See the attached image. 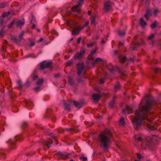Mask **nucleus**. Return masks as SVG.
Listing matches in <instances>:
<instances>
[{
    "label": "nucleus",
    "instance_id": "nucleus-1",
    "mask_svg": "<svg viewBox=\"0 0 161 161\" xmlns=\"http://www.w3.org/2000/svg\"><path fill=\"white\" fill-rule=\"evenodd\" d=\"M153 102L149 100H147L146 103L142 106L139 110H136L135 112V116L132 120L133 126L136 130H138L143 125V121L147 119L148 121L147 112L153 105Z\"/></svg>",
    "mask_w": 161,
    "mask_h": 161
},
{
    "label": "nucleus",
    "instance_id": "nucleus-2",
    "mask_svg": "<svg viewBox=\"0 0 161 161\" xmlns=\"http://www.w3.org/2000/svg\"><path fill=\"white\" fill-rule=\"evenodd\" d=\"M113 137V134L110 130L106 129L101 132L98 136V140L100 142V146L105 152H108L109 145L111 142V138Z\"/></svg>",
    "mask_w": 161,
    "mask_h": 161
},
{
    "label": "nucleus",
    "instance_id": "nucleus-3",
    "mask_svg": "<svg viewBox=\"0 0 161 161\" xmlns=\"http://www.w3.org/2000/svg\"><path fill=\"white\" fill-rule=\"evenodd\" d=\"M53 64V63L52 62H47L46 60L40 63V67L39 69L42 70L46 68L51 69L53 68L52 67Z\"/></svg>",
    "mask_w": 161,
    "mask_h": 161
},
{
    "label": "nucleus",
    "instance_id": "nucleus-4",
    "mask_svg": "<svg viewBox=\"0 0 161 161\" xmlns=\"http://www.w3.org/2000/svg\"><path fill=\"white\" fill-rule=\"evenodd\" d=\"M85 52L86 51L85 48L83 47H81L80 52H77L75 54L74 57V59L76 60L78 59L79 60L81 59Z\"/></svg>",
    "mask_w": 161,
    "mask_h": 161
},
{
    "label": "nucleus",
    "instance_id": "nucleus-5",
    "mask_svg": "<svg viewBox=\"0 0 161 161\" xmlns=\"http://www.w3.org/2000/svg\"><path fill=\"white\" fill-rule=\"evenodd\" d=\"M82 3L79 2L78 4L73 6L71 9V10L72 12H76L79 14H80L81 11V9L79 8L80 6H81Z\"/></svg>",
    "mask_w": 161,
    "mask_h": 161
},
{
    "label": "nucleus",
    "instance_id": "nucleus-6",
    "mask_svg": "<svg viewBox=\"0 0 161 161\" xmlns=\"http://www.w3.org/2000/svg\"><path fill=\"white\" fill-rule=\"evenodd\" d=\"M77 70V74L79 75H80L82 72L84 68V64L83 63H79L76 64Z\"/></svg>",
    "mask_w": 161,
    "mask_h": 161
},
{
    "label": "nucleus",
    "instance_id": "nucleus-7",
    "mask_svg": "<svg viewBox=\"0 0 161 161\" xmlns=\"http://www.w3.org/2000/svg\"><path fill=\"white\" fill-rule=\"evenodd\" d=\"M71 103H73V104L75 105L76 108L79 109L81 108L85 103V100H82L81 101L79 102H78L75 101H71Z\"/></svg>",
    "mask_w": 161,
    "mask_h": 161
},
{
    "label": "nucleus",
    "instance_id": "nucleus-8",
    "mask_svg": "<svg viewBox=\"0 0 161 161\" xmlns=\"http://www.w3.org/2000/svg\"><path fill=\"white\" fill-rule=\"evenodd\" d=\"M118 58L119 59V62L120 64H123L127 60V57L126 56H123L121 54L119 55Z\"/></svg>",
    "mask_w": 161,
    "mask_h": 161
},
{
    "label": "nucleus",
    "instance_id": "nucleus-9",
    "mask_svg": "<svg viewBox=\"0 0 161 161\" xmlns=\"http://www.w3.org/2000/svg\"><path fill=\"white\" fill-rule=\"evenodd\" d=\"M4 20L3 19H0V26L2 27V29L0 31V37H3L4 35L5 26L3 25Z\"/></svg>",
    "mask_w": 161,
    "mask_h": 161
},
{
    "label": "nucleus",
    "instance_id": "nucleus-10",
    "mask_svg": "<svg viewBox=\"0 0 161 161\" xmlns=\"http://www.w3.org/2000/svg\"><path fill=\"white\" fill-rule=\"evenodd\" d=\"M78 27H75L73 29V30L72 31V35L73 36H75L78 34L79 33L80 31L83 28V27L81 28H79Z\"/></svg>",
    "mask_w": 161,
    "mask_h": 161
},
{
    "label": "nucleus",
    "instance_id": "nucleus-11",
    "mask_svg": "<svg viewBox=\"0 0 161 161\" xmlns=\"http://www.w3.org/2000/svg\"><path fill=\"white\" fill-rule=\"evenodd\" d=\"M113 3L108 1L104 4V9L107 11L110 9L111 6Z\"/></svg>",
    "mask_w": 161,
    "mask_h": 161
},
{
    "label": "nucleus",
    "instance_id": "nucleus-12",
    "mask_svg": "<svg viewBox=\"0 0 161 161\" xmlns=\"http://www.w3.org/2000/svg\"><path fill=\"white\" fill-rule=\"evenodd\" d=\"M71 101L72 100H70L68 102H66L65 100L64 101V104L65 106V108L66 110L70 111V106L73 103H71Z\"/></svg>",
    "mask_w": 161,
    "mask_h": 161
},
{
    "label": "nucleus",
    "instance_id": "nucleus-13",
    "mask_svg": "<svg viewBox=\"0 0 161 161\" xmlns=\"http://www.w3.org/2000/svg\"><path fill=\"white\" fill-rule=\"evenodd\" d=\"M39 142L44 145H46L49 148L50 147V145L53 143V141L51 139H49L48 141H44V142Z\"/></svg>",
    "mask_w": 161,
    "mask_h": 161
},
{
    "label": "nucleus",
    "instance_id": "nucleus-14",
    "mask_svg": "<svg viewBox=\"0 0 161 161\" xmlns=\"http://www.w3.org/2000/svg\"><path fill=\"white\" fill-rule=\"evenodd\" d=\"M25 22L24 19H23L22 20H18L15 21V24L18 27H19L21 28L25 24Z\"/></svg>",
    "mask_w": 161,
    "mask_h": 161
},
{
    "label": "nucleus",
    "instance_id": "nucleus-15",
    "mask_svg": "<svg viewBox=\"0 0 161 161\" xmlns=\"http://www.w3.org/2000/svg\"><path fill=\"white\" fill-rule=\"evenodd\" d=\"M133 112V110L128 106H126L125 109H123L122 112L124 114H130L132 113Z\"/></svg>",
    "mask_w": 161,
    "mask_h": 161
},
{
    "label": "nucleus",
    "instance_id": "nucleus-16",
    "mask_svg": "<svg viewBox=\"0 0 161 161\" xmlns=\"http://www.w3.org/2000/svg\"><path fill=\"white\" fill-rule=\"evenodd\" d=\"M152 15V10L148 8L146 9V13L144 15V16L145 17L147 20H148L149 17Z\"/></svg>",
    "mask_w": 161,
    "mask_h": 161
},
{
    "label": "nucleus",
    "instance_id": "nucleus-17",
    "mask_svg": "<svg viewBox=\"0 0 161 161\" xmlns=\"http://www.w3.org/2000/svg\"><path fill=\"white\" fill-rule=\"evenodd\" d=\"M57 155L58 156L61 157L64 159H66L69 156V154H64L60 152H58L55 154Z\"/></svg>",
    "mask_w": 161,
    "mask_h": 161
},
{
    "label": "nucleus",
    "instance_id": "nucleus-18",
    "mask_svg": "<svg viewBox=\"0 0 161 161\" xmlns=\"http://www.w3.org/2000/svg\"><path fill=\"white\" fill-rule=\"evenodd\" d=\"M92 97H93L94 100L95 101H97L101 98V96L100 94L94 93L92 95Z\"/></svg>",
    "mask_w": 161,
    "mask_h": 161
},
{
    "label": "nucleus",
    "instance_id": "nucleus-19",
    "mask_svg": "<svg viewBox=\"0 0 161 161\" xmlns=\"http://www.w3.org/2000/svg\"><path fill=\"white\" fill-rule=\"evenodd\" d=\"M44 134L46 136H49L52 138L55 137L54 134L53 133L50 132L49 130L48 131H45L44 132Z\"/></svg>",
    "mask_w": 161,
    "mask_h": 161
},
{
    "label": "nucleus",
    "instance_id": "nucleus-20",
    "mask_svg": "<svg viewBox=\"0 0 161 161\" xmlns=\"http://www.w3.org/2000/svg\"><path fill=\"white\" fill-rule=\"evenodd\" d=\"M68 81L69 84L72 86L75 84V82L73 80V78L69 76L68 77Z\"/></svg>",
    "mask_w": 161,
    "mask_h": 161
},
{
    "label": "nucleus",
    "instance_id": "nucleus-21",
    "mask_svg": "<svg viewBox=\"0 0 161 161\" xmlns=\"http://www.w3.org/2000/svg\"><path fill=\"white\" fill-rule=\"evenodd\" d=\"M9 141L10 142L9 144V148L11 149H14L16 148L15 146V143L14 142H10V139H9Z\"/></svg>",
    "mask_w": 161,
    "mask_h": 161
},
{
    "label": "nucleus",
    "instance_id": "nucleus-22",
    "mask_svg": "<svg viewBox=\"0 0 161 161\" xmlns=\"http://www.w3.org/2000/svg\"><path fill=\"white\" fill-rule=\"evenodd\" d=\"M65 130L67 131L70 132L75 131V132H77L79 131V130L75 127H73L70 128H66L65 129Z\"/></svg>",
    "mask_w": 161,
    "mask_h": 161
},
{
    "label": "nucleus",
    "instance_id": "nucleus-23",
    "mask_svg": "<svg viewBox=\"0 0 161 161\" xmlns=\"http://www.w3.org/2000/svg\"><path fill=\"white\" fill-rule=\"evenodd\" d=\"M103 61V60L100 58H97L94 61L92 62V64L94 66L96 64Z\"/></svg>",
    "mask_w": 161,
    "mask_h": 161
},
{
    "label": "nucleus",
    "instance_id": "nucleus-24",
    "mask_svg": "<svg viewBox=\"0 0 161 161\" xmlns=\"http://www.w3.org/2000/svg\"><path fill=\"white\" fill-rule=\"evenodd\" d=\"M118 84L115 85L114 86V90L115 92H117L121 88V86L119 83L117 82Z\"/></svg>",
    "mask_w": 161,
    "mask_h": 161
},
{
    "label": "nucleus",
    "instance_id": "nucleus-25",
    "mask_svg": "<svg viewBox=\"0 0 161 161\" xmlns=\"http://www.w3.org/2000/svg\"><path fill=\"white\" fill-rule=\"evenodd\" d=\"M140 41V42H137L136 41L134 42V44L135 45L137 46H139L141 45H143L144 44V42L143 40L141 39Z\"/></svg>",
    "mask_w": 161,
    "mask_h": 161
},
{
    "label": "nucleus",
    "instance_id": "nucleus-26",
    "mask_svg": "<svg viewBox=\"0 0 161 161\" xmlns=\"http://www.w3.org/2000/svg\"><path fill=\"white\" fill-rule=\"evenodd\" d=\"M11 40L15 43H19L21 42L20 39H18L15 36H13L11 37Z\"/></svg>",
    "mask_w": 161,
    "mask_h": 161
},
{
    "label": "nucleus",
    "instance_id": "nucleus-27",
    "mask_svg": "<svg viewBox=\"0 0 161 161\" xmlns=\"http://www.w3.org/2000/svg\"><path fill=\"white\" fill-rule=\"evenodd\" d=\"M8 5V3L7 2H3L0 3V8L6 7Z\"/></svg>",
    "mask_w": 161,
    "mask_h": 161
},
{
    "label": "nucleus",
    "instance_id": "nucleus-28",
    "mask_svg": "<svg viewBox=\"0 0 161 161\" xmlns=\"http://www.w3.org/2000/svg\"><path fill=\"white\" fill-rule=\"evenodd\" d=\"M140 24L143 27L146 25L147 23L143 20V18H141L140 19Z\"/></svg>",
    "mask_w": 161,
    "mask_h": 161
},
{
    "label": "nucleus",
    "instance_id": "nucleus-29",
    "mask_svg": "<svg viewBox=\"0 0 161 161\" xmlns=\"http://www.w3.org/2000/svg\"><path fill=\"white\" fill-rule=\"evenodd\" d=\"M94 59V58L92 57V55L90 54L87 57L86 63L87 64H89L90 62V60H93Z\"/></svg>",
    "mask_w": 161,
    "mask_h": 161
},
{
    "label": "nucleus",
    "instance_id": "nucleus-30",
    "mask_svg": "<svg viewBox=\"0 0 161 161\" xmlns=\"http://www.w3.org/2000/svg\"><path fill=\"white\" fill-rule=\"evenodd\" d=\"M134 139L136 141L138 142H140L143 140V139L141 136H138L137 135H135L134 136Z\"/></svg>",
    "mask_w": 161,
    "mask_h": 161
},
{
    "label": "nucleus",
    "instance_id": "nucleus-31",
    "mask_svg": "<svg viewBox=\"0 0 161 161\" xmlns=\"http://www.w3.org/2000/svg\"><path fill=\"white\" fill-rule=\"evenodd\" d=\"M149 148L150 150L153 151L155 149L154 145L152 143H149Z\"/></svg>",
    "mask_w": 161,
    "mask_h": 161
},
{
    "label": "nucleus",
    "instance_id": "nucleus-32",
    "mask_svg": "<svg viewBox=\"0 0 161 161\" xmlns=\"http://www.w3.org/2000/svg\"><path fill=\"white\" fill-rule=\"evenodd\" d=\"M44 79L43 78H42L38 80L36 82V84L37 85L39 86L42 85Z\"/></svg>",
    "mask_w": 161,
    "mask_h": 161
},
{
    "label": "nucleus",
    "instance_id": "nucleus-33",
    "mask_svg": "<svg viewBox=\"0 0 161 161\" xmlns=\"http://www.w3.org/2000/svg\"><path fill=\"white\" fill-rule=\"evenodd\" d=\"M31 77L32 81H34L38 78V76L36 75L31 74Z\"/></svg>",
    "mask_w": 161,
    "mask_h": 161
},
{
    "label": "nucleus",
    "instance_id": "nucleus-34",
    "mask_svg": "<svg viewBox=\"0 0 161 161\" xmlns=\"http://www.w3.org/2000/svg\"><path fill=\"white\" fill-rule=\"evenodd\" d=\"M27 123L26 122H23L21 125V128L22 130H24L27 127Z\"/></svg>",
    "mask_w": 161,
    "mask_h": 161
},
{
    "label": "nucleus",
    "instance_id": "nucleus-35",
    "mask_svg": "<svg viewBox=\"0 0 161 161\" xmlns=\"http://www.w3.org/2000/svg\"><path fill=\"white\" fill-rule=\"evenodd\" d=\"M15 23V19H14L12 20L10 23L8 25V28L9 29L12 28Z\"/></svg>",
    "mask_w": 161,
    "mask_h": 161
},
{
    "label": "nucleus",
    "instance_id": "nucleus-36",
    "mask_svg": "<svg viewBox=\"0 0 161 161\" xmlns=\"http://www.w3.org/2000/svg\"><path fill=\"white\" fill-rule=\"evenodd\" d=\"M91 23L92 24L96 25V19L95 16H93L91 17Z\"/></svg>",
    "mask_w": 161,
    "mask_h": 161
},
{
    "label": "nucleus",
    "instance_id": "nucleus-37",
    "mask_svg": "<svg viewBox=\"0 0 161 161\" xmlns=\"http://www.w3.org/2000/svg\"><path fill=\"white\" fill-rule=\"evenodd\" d=\"M147 127L150 129L151 130H153L156 129V128L153 125H151L147 123Z\"/></svg>",
    "mask_w": 161,
    "mask_h": 161
},
{
    "label": "nucleus",
    "instance_id": "nucleus-38",
    "mask_svg": "<svg viewBox=\"0 0 161 161\" xmlns=\"http://www.w3.org/2000/svg\"><path fill=\"white\" fill-rule=\"evenodd\" d=\"M157 26V22L155 21L154 23L150 25V27L152 29H155Z\"/></svg>",
    "mask_w": 161,
    "mask_h": 161
},
{
    "label": "nucleus",
    "instance_id": "nucleus-39",
    "mask_svg": "<svg viewBox=\"0 0 161 161\" xmlns=\"http://www.w3.org/2000/svg\"><path fill=\"white\" fill-rule=\"evenodd\" d=\"M80 159H82L83 161H86L87 160V158L86 157H85L84 154H82L81 157H80Z\"/></svg>",
    "mask_w": 161,
    "mask_h": 161
},
{
    "label": "nucleus",
    "instance_id": "nucleus-40",
    "mask_svg": "<svg viewBox=\"0 0 161 161\" xmlns=\"http://www.w3.org/2000/svg\"><path fill=\"white\" fill-rule=\"evenodd\" d=\"M125 119L124 118H121L119 120V124L122 125H124L125 124Z\"/></svg>",
    "mask_w": 161,
    "mask_h": 161
},
{
    "label": "nucleus",
    "instance_id": "nucleus-41",
    "mask_svg": "<svg viewBox=\"0 0 161 161\" xmlns=\"http://www.w3.org/2000/svg\"><path fill=\"white\" fill-rule=\"evenodd\" d=\"M105 68L107 69L109 71H110L111 72H113L114 71V69L112 68H110L109 67V66L108 65H105Z\"/></svg>",
    "mask_w": 161,
    "mask_h": 161
},
{
    "label": "nucleus",
    "instance_id": "nucleus-42",
    "mask_svg": "<svg viewBox=\"0 0 161 161\" xmlns=\"http://www.w3.org/2000/svg\"><path fill=\"white\" fill-rule=\"evenodd\" d=\"M25 33V32L24 31H22L20 32V34H19V39H20L21 41V40L23 39L22 37H23L24 34Z\"/></svg>",
    "mask_w": 161,
    "mask_h": 161
},
{
    "label": "nucleus",
    "instance_id": "nucleus-43",
    "mask_svg": "<svg viewBox=\"0 0 161 161\" xmlns=\"http://www.w3.org/2000/svg\"><path fill=\"white\" fill-rule=\"evenodd\" d=\"M31 23H35V19L32 13H31Z\"/></svg>",
    "mask_w": 161,
    "mask_h": 161
},
{
    "label": "nucleus",
    "instance_id": "nucleus-44",
    "mask_svg": "<svg viewBox=\"0 0 161 161\" xmlns=\"http://www.w3.org/2000/svg\"><path fill=\"white\" fill-rule=\"evenodd\" d=\"M115 102L114 101V100H112L109 103V106L111 108H114V104Z\"/></svg>",
    "mask_w": 161,
    "mask_h": 161
},
{
    "label": "nucleus",
    "instance_id": "nucleus-45",
    "mask_svg": "<svg viewBox=\"0 0 161 161\" xmlns=\"http://www.w3.org/2000/svg\"><path fill=\"white\" fill-rule=\"evenodd\" d=\"M118 33L120 36H124L125 35V32L124 31H121L120 30H118Z\"/></svg>",
    "mask_w": 161,
    "mask_h": 161
},
{
    "label": "nucleus",
    "instance_id": "nucleus-46",
    "mask_svg": "<svg viewBox=\"0 0 161 161\" xmlns=\"http://www.w3.org/2000/svg\"><path fill=\"white\" fill-rule=\"evenodd\" d=\"M12 92L13 91L12 90L8 91V94L10 98H13L14 96V95L12 94Z\"/></svg>",
    "mask_w": 161,
    "mask_h": 161
},
{
    "label": "nucleus",
    "instance_id": "nucleus-47",
    "mask_svg": "<svg viewBox=\"0 0 161 161\" xmlns=\"http://www.w3.org/2000/svg\"><path fill=\"white\" fill-rule=\"evenodd\" d=\"M7 48V47L3 45L2 46V51L3 53H6V48Z\"/></svg>",
    "mask_w": 161,
    "mask_h": 161
},
{
    "label": "nucleus",
    "instance_id": "nucleus-48",
    "mask_svg": "<svg viewBox=\"0 0 161 161\" xmlns=\"http://www.w3.org/2000/svg\"><path fill=\"white\" fill-rule=\"evenodd\" d=\"M135 57H136V56H133V58H128L127 60L129 62H134V58Z\"/></svg>",
    "mask_w": 161,
    "mask_h": 161
},
{
    "label": "nucleus",
    "instance_id": "nucleus-49",
    "mask_svg": "<svg viewBox=\"0 0 161 161\" xmlns=\"http://www.w3.org/2000/svg\"><path fill=\"white\" fill-rule=\"evenodd\" d=\"M97 47H95L94 49L93 50H92L91 52V53L90 54L91 55H93L96 52L97 50Z\"/></svg>",
    "mask_w": 161,
    "mask_h": 161
},
{
    "label": "nucleus",
    "instance_id": "nucleus-50",
    "mask_svg": "<svg viewBox=\"0 0 161 161\" xmlns=\"http://www.w3.org/2000/svg\"><path fill=\"white\" fill-rule=\"evenodd\" d=\"M31 85V83L29 82V80H27L24 85L26 87H28Z\"/></svg>",
    "mask_w": 161,
    "mask_h": 161
},
{
    "label": "nucleus",
    "instance_id": "nucleus-51",
    "mask_svg": "<svg viewBox=\"0 0 161 161\" xmlns=\"http://www.w3.org/2000/svg\"><path fill=\"white\" fill-rule=\"evenodd\" d=\"M77 80L78 83L82 82L83 81L82 80L81 78V77L80 75H79L77 78Z\"/></svg>",
    "mask_w": 161,
    "mask_h": 161
},
{
    "label": "nucleus",
    "instance_id": "nucleus-52",
    "mask_svg": "<svg viewBox=\"0 0 161 161\" xmlns=\"http://www.w3.org/2000/svg\"><path fill=\"white\" fill-rule=\"evenodd\" d=\"M51 33L52 34H54L57 35H58V32L55 29L52 30L51 31Z\"/></svg>",
    "mask_w": 161,
    "mask_h": 161
},
{
    "label": "nucleus",
    "instance_id": "nucleus-53",
    "mask_svg": "<svg viewBox=\"0 0 161 161\" xmlns=\"http://www.w3.org/2000/svg\"><path fill=\"white\" fill-rule=\"evenodd\" d=\"M17 84L19 89H21L22 88V86L21 83V82L20 80H18L17 81Z\"/></svg>",
    "mask_w": 161,
    "mask_h": 161
},
{
    "label": "nucleus",
    "instance_id": "nucleus-54",
    "mask_svg": "<svg viewBox=\"0 0 161 161\" xmlns=\"http://www.w3.org/2000/svg\"><path fill=\"white\" fill-rule=\"evenodd\" d=\"M154 36V35L153 34H151L147 38L148 40H152Z\"/></svg>",
    "mask_w": 161,
    "mask_h": 161
},
{
    "label": "nucleus",
    "instance_id": "nucleus-55",
    "mask_svg": "<svg viewBox=\"0 0 161 161\" xmlns=\"http://www.w3.org/2000/svg\"><path fill=\"white\" fill-rule=\"evenodd\" d=\"M33 89L36 92H37L40 90V87L38 86L37 87L33 88Z\"/></svg>",
    "mask_w": 161,
    "mask_h": 161
},
{
    "label": "nucleus",
    "instance_id": "nucleus-56",
    "mask_svg": "<svg viewBox=\"0 0 161 161\" xmlns=\"http://www.w3.org/2000/svg\"><path fill=\"white\" fill-rule=\"evenodd\" d=\"M137 157L138 159H141L143 158V157L141 155V154L139 153H136Z\"/></svg>",
    "mask_w": 161,
    "mask_h": 161
},
{
    "label": "nucleus",
    "instance_id": "nucleus-57",
    "mask_svg": "<svg viewBox=\"0 0 161 161\" xmlns=\"http://www.w3.org/2000/svg\"><path fill=\"white\" fill-rule=\"evenodd\" d=\"M29 57H31L32 58H35L36 56L34 55L33 54H29L27 56H26V58H28Z\"/></svg>",
    "mask_w": 161,
    "mask_h": 161
},
{
    "label": "nucleus",
    "instance_id": "nucleus-58",
    "mask_svg": "<svg viewBox=\"0 0 161 161\" xmlns=\"http://www.w3.org/2000/svg\"><path fill=\"white\" fill-rule=\"evenodd\" d=\"M160 69L158 68H156L154 69V72L155 73H157L160 70Z\"/></svg>",
    "mask_w": 161,
    "mask_h": 161
},
{
    "label": "nucleus",
    "instance_id": "nucleus-59",
    "mask_svg": "<svg viewBox=\"0 0 161 161\" xmlns=\"http://www.w3.org/2000/svg\"><path fill=\"white\" fill-rule=\"evenodd\" d=\"M73 63V62L70 61H68L66 63L67 66H69L72 65Z\"/></svg>",
    "mask_w": 161,
    "mask_h": 161
},
{
    "label": "nucleus",
    "instance_id": "nucleus-60",
    "mask_svg": "<svg viewBox=\"0 0 161 161\" xmlns=\"http://www.w3.org/2000/svg\"><path fill=\"white\" fill-rule=\"evenodd\" d=\"M158 12V9H155L153 11V14L154 15H156L157 13Z\"/></svg>",
    "mask_w": 161,
    "mask_h": 161
},
{
    "label": "nucleus",
    "instance_id": "nucleus-61",
    "mask_svg": "<svg viewBox=\"0 0 161 161\" xmlns=\"http://www.w3.org/2000/svg\"><path fill=\"white\" fill-rule=\"evenodd\" d=\"M94 43H92L89 44H87V46L88 47H90L93 46V45L94 44Z\"/></svg>",
    "mask_w": 161,
    "mask_h": 161
},
{
    "label": "nucleus",
    "instance_id": "nucleus-62",
    "mask_svg": "<svg viewBox=\"0 0 161 161\" xmlns=\"http://www.w3.org/2000/svg\"><path fill=\"white\" fill-rule=\"evenodd\" d=\"M58 131L59 133H61L64 131V130L62 128H60L58 129Z\"/></svg>",
    "mask_w": 161,
    "mask_h": 161
},
{
    "label": "nucleus",
    "instance_id": "nucleus-63",
    "mask_svg": "<svg viewBox=\"0 0 161 161\" xmlns=\"http://www.w3.org/2000/svg\"><path fill=\"white\" fill-rule=\"evenodd\" d=\"M1 16L3 18H5L6 17L8 16L7 14V13L6 12L3 13L2 14Z\"/></svg>",
    "mask_w": 161,
    "mask_h": 161
},
{
    "label": "nucleus",
    "instance_id": "nucleus-64",
    "mask_svg": "<svg viewBox=\"0 0 161 161\" xmlns=\"http://www.w3.org/2000/svg\"><path fill=\"white\" fill-rule=\"evenodd\" d=\"M0 157L3 159H5L6 158L5 155L3 153H0Z\"/></svg>",
    "mask_w": 161,
    "mask_h": 161
}]
</instances>
